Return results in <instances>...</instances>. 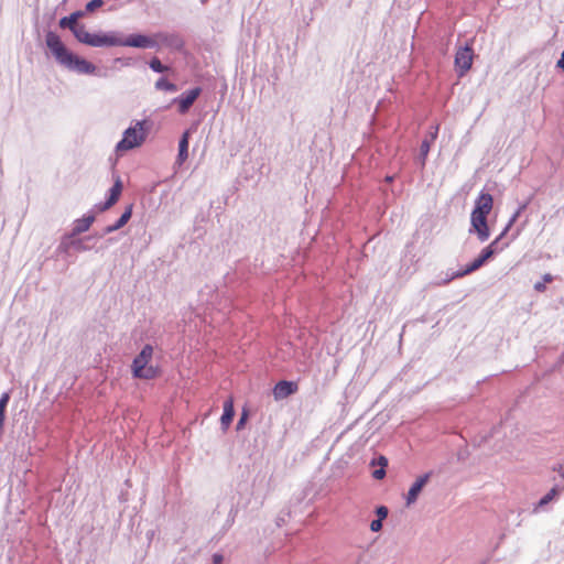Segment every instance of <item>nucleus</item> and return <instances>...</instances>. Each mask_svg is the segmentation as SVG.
Instances as JSON below:
<instances>
[{"mask_svg": "<svg viewBox=\"0 0 564 564\" xmlns=\"http://www.w3.org/2000/svg\"><path fill=\"white\" fill-rule=\"evenodd\" d=\"M94 221H95L94 214H87V215H84L82 218L76 219L73 224L70 237H76V236L87 231Z\"/></svg>", "mask_w": 564, "mask_h": 564, "instance_id": "obj_13", "label": "nucleus"}, {"mask_svg": "<svg viewBox=\"0 0 564 564\" xmlns=\"http://www.w3.org/2000/svg\"><path fill=\"white\" fill-rule=\"evenodd\" d=\"M4 419H6V411L0 410V422L4 423Z\"/></svg>", "mask_w": 564, "mask_h": 564, "instance_id": "obj_40", "label": "nucleus"}, {"mask_svg": "<svg viewBox=\"0 0 564 564\" xmlns=\"http://www.w3.org/2000/svg\"><path fill=\"white\" fill-rule=\"evenodd\" d=\"M296 391V384L291 381H280L273 389V394L276 400L285 399Z\"/></svg>", "mask_w": 564, "mask_h": 564, "instance_id": "obj_14", "label": "nucleus"}, {"mask_svg": "<svg viewBox=\"0 0 564 564\" xmlns=\"http://www.w3.org/2000/svg\"><path fill=\"white\" fill-rule=\"evenodd\" d=\"M556 66H557L558 68H561L562 70H564V51L562 52L561 57H560V59L557 61Z\"/></svg>", "mask_w": 564, "mask_h": 564, "instance_id": "obj_37", "label": "nucleus"}, {"mask_svg": "<svg viewBox=\"0 0 564 564\" xmlns=\"http://www.w3.org/2000/svg\"><path fill=\"white\" fill-rule=\"evenodd\" d=\"M430 479V474H424L420 476L410 487L408 495H406V505L411 506L414 503L422 491L423 487L426 485V482Z\"/></svg>", "mask_w": 564, "mask_h": 564, "instance_id": "obj_12", "label": "nucleus"}, {"mask_svg": "<svg viewBox=\"0 0 564 564\" xmlns=\"http://www.w3.org/2000/svg\"><path fill=\"white\" fill-rule=\"evenodd\" d=\"M494 198L489 193L481 192L475 200L473 214L488 216L492 210Z\"/></svg>", "mask_w": 564, "mask_h": 564, "instance_id": "obj_9", "label": "nucleus"}, {"mask_svg": "<svg viewBox=\"0 0 564 564\" xmlns=\"http://www.w3.org/2000/svg\"><path fill=\"white\" fill-rule=\"evenodd\" d=\"M561 492V489L557 488V487H553L545 496H543L541 498V500L539 501V506L540 507H543L545 505H547L549 502H551L555 497H557Z\"/></svg>", "mask_w": 564, "mask_h": 564, "instance_id": "obj_22", "label": "nucleus"}, {"mask_svg": "<svg viewBox=\"0 0 564 564\" xmlns=\"http://www.w3.org/2000/svg\"><path fill=\"white\" fill-rule=\"evenodd\" d=\"M196 130V127L193 126L187 129L178 141V153L175 160V165L181 166L188 158V144L189 137Z\"/></svg>", "mask_w": 564, "mask_h": 564, "instance_id": "obj_10", "label": "nucleus"}, {"mask_svg": "<svg viewBox=\"0 0 564 564\" xmlns=\"http://www.w3.org/2000/svg\"><path fill=\"white\" fill-rule=\"evenodd\" d=\"M150 124L147 120L137 121L123 132V138L117 143L116 151L122 153L142 145Z\"/></svg>", "mask_w": 564, "mask_h": 564, "instance_id": "obj_2", "label": "nucleus"}, {"mask_svg": "<svg viewBox=\"0 0 564 564\" xmlns=\"http://www.w3.org/2000/svg\"><path fill=\"white\" fill-rule=\"evenodd\" d=\"M119 33L111 31L107 33H91L89 46L93 47H108L119 45Z\"/></svg>", "mask_w": 564, "mask_h": 564, "instance_id": "obj_8", "label": "nucleus"}, {"mask_svg": "<svg viewBox=\"0 0 564 564\" xmlns=\"http://www.w3.org/2000/svg\"><path fill=\"white\" fill-rule=\"evenodd\" d=\"M83 17V12L82 11H76V12H73L68 17H64L59 20V26L61 28H64V29H69L72 32L73 30L76 29V26H78L79 24L77 23L78 19Z\"/></svg>", "mask_w": 564, "mask_h": 564, "instance_id": "obj_18", "label": "nucleus"}, {"mask_svg": "<svg viewBox=\"0 0 564 564\" xmlns=\"http://www.w3.org/2000/svg\"><path fill=\"white\" fill-rule=\"evenodd\" d=\"M155 87L160 90L176 91V86L163 77L155 83Z\"/></svg>", "mask_w": 564, "mask_h": 564, "instance_id": "obj_23", "label": "nucleus"}, {"mask_svg": "<svg viewBox=\"0 0 564 564\" xmlns=\"http://www.w3.org/2000/svg\"><path fill=\"white\" fill-rule=\"evenodd\" d=\"M72 246H73V248H75L77 251H80V252L87 251L90 249L87 245L84 243V239H80V238L73 239Z\"/></svg>", "mask_w": 564, "mask_h": 564, "instance_id": "obj_27", "label": "nucleus"}, {"mask_svg": "<svg viewBox=\"0 0 564 564\" xmlns=\"http://www.w3.org/2000/svg\"><path fill=\"white\" fill-rule=\"evenodd\" d=\"M202 89L199 87L191 88L184 91L177 99V106H192L193 102L200 95Z\"/></svg>", "mask_w": 564, "mask_h": 564, "instance_id": "obj_16", "label": "nucleus"}, {"mask_svg": "<svg viewBox=\"0 0 564 564\" xmlns=\"http://www.w3.org/2000/svg\"><path fill=\"white\" fill-rule=\"evenodd\" d=\"M115 62L116 63H122V65H126V66L129 65V62H124L122 58H116Z\"/></svg>", "mask_w": 564, "mask_h": 564, "instance_id": "obj_41", "label": "nucleus"}, {"mask_svg": "<svg viewBox=\"0 0 564 564\" xmlns=\"http://www.w3.org/2000/svg\"><path fill=\"white\" fill-rule=\"evenodd\" d=\"M246 419H247V414L243 413L242 416L240 417V420L237 423V430H240L243 426V424L246 422Z\"/></svg>", "mask_w": 564, "mask_h": 564, "instance_id": "obj_36", "label": "nucleus"}, {"mask_svg": "<svg viewBox=\"0 0 564 564\" xmlns=\"http://www.w3.org/2000/svg\"><path fill=\"white\" fill-rule=\"evenodd\" d=\"M187 109H188V108L182 107V108H181V112H182V113H185V111H186Z\"/></svg>", "mask_w": 564, "mask_h": 564, "instance_id": "obj_42", "label": "nucleus"}, {"mask_svg": "<svg viewBox=\"0 0 564 564\" xmlns=\"http://www.w3.org/2000/svg\"><path fill=\"white\" fill-rule=\"evenodd\" d=\"M437 133H438V126H431L430 127V132H429V135L426 137L431 142H434L435 139L437 138Z\"/></svg>", "mask_w": 564, "mask_h": 564, "instance_id": "obj_32", "label": "nucleus"}, {"mask_svg": "<svg viewBox=\"0 0 564 564\" xmlns=\"http://www.w3.org/2000/svg\"><path fill=\"white\" fill-rule=\"evenodd\" d=\"M132 215V206H128L120 218L113 224L109 225L104 229V234H111L120 228H122L131 218Z\"/></svg>", "mask_w": 564, "mask_h": 564, "instance_id": "obj_17", "label": "nucleus"}, {"mask_svg": "<svg viewBox=\"0 0 564 564\" xmlns=\"http://www.w3.org/2000/svg\"><path fill=\"white\" fill-rule=\"evenodd\" d=\"M488 216L473 214L470 215L469 234H476L479 241L484 242L490 237V229L487 223Z\"/></svg>", "mask_w": 564, "mask_h": 564, "instance_id": "obj_6", "label": "nucleus"}, {"mask_svg": "<svg viewBox=\"0 0 564 564\" xmlns=\"http://www.w3.org/2000/svg\"><path fill=\"white\" fill-rule=\"evenodd\" d=\"M45 44L56 63L66 70L79 75L97 74V67L87 59L70 52L55 32L48 31L46 33Z\"/></svg>", "mask_w": 564, "mask_h": 564, "instance_id": "obj_1", "label": "nucleus"}, {"mask_svg": "<svg viewBox=\"0 0 564 564\" xmlns=\"http://www.w3.org/2000/svg\"><path fill=\"white\" fill-rule=\"evenodd\" d=\"M432 143L433 142H431L427 138H424V140L421 143L420 153H419V158L417 159H419V161H420L422 166L425 165V162H426L429 152L431 150Z\"/></svg>", "mask_w": 564, "mask_h": 564, "instance_id": "obj_21", "label": "nucleus"}, {"mask_svg": "<svg viewBox=\"0 0 564 564\" xmlns=\"http://www.w3.org/2000/svg\"><path fill=\"white\" fill-rule=\"evenodd\" d=\"M520 215H521V213L519 210L514 212V214L509 219L507 226L505 227L502 232L499 235L500 238H502L509 231V229L513 226V224L517 221V219L520 217Z\"/></svg>", "mask_w": 564, "mask_h": 564, "instance_id": "obj_26", "label": "nucleus"}, {"mask_svg": "<svg viewBox=\"0 0 564 564\" xmlns=\"http://www.w3.org/2000/svg\"><path fill=\"white\" fill-rule=\"evenodd\" d=\"M552 281H553V276H552L550 273H545V274L543 275V278H542V281L536 282V283L534 284V290H535L536 292H540V293H541V292H544V291H545V289H546L545 284H546V283H551Z\"/></svg>", "mask_w": 564, "mask_h": 564, "instance_id": "obj_24", "label": "nucleus"}, {"mask_svg": "<svg viewBox=\"0 0 564 564\" xmlns=\"http://www.w3.org/2000/svg\"><path fill=\"white\" fill-rule=\"evenodd\" d=\"M382 529V520L380 519H376V520H372L371 523H370V530L372 532H379L380 530Z\"/></svg>", "mask_w": 564, "mask_h": 564, "instance_id": "obj_33", "label": "nucleus"}, {"mask_svg": "<svg viewBox=\"0 0 564 564\" xmlns=\"http://www.w3.org/2000/svg\"><path fill=\"white\" fill-rule=\"evenodd\" d=\"M149 65L150 68L155 73H164L165 70H167V67L164 66L158 57H153L150 61Z\"/></svg>", "mask_w": 564, "mask_h": 564, "instance_id": "obj_25", "label": "nucleus"}, {"mask_svg": "<svg viewBox=\"0 0 564 564\" xmlns=\"http://www.w3.org/2000/svg\"><path fill=\"white\" fill-rule=\"evenodd\" d=\"M466 274H463V270H458V271H447L444 273V276H442L440 280H436L434 282H432V285L433 286H442V285H446L448 284L451 281L455 280V279H458V278H463L465 276Z\"/></svg>", "mask_w": 564, "mask_h": 564, "instance_id": "obj_19", "label": "nucleus"}, {"mask_svg": "<svg viewBox=\"0 0 564 564\" xmlns=\"http://www.w3.org/2000/svg\"><path fill=\"white\" fill-rule=\"evenodd\" d=\"M104 4V0H91L86 4V11L93 12Z\"/></svg>", "mask_w": 564, "mask_h": 564, "instance_id": "obj_28", "label": "nucleus"}, {"mask_svg": "<svg viewBox=\"0 0 564 564\" xmlns=\"http://www.w3.org/2000/svg\"><path fill=\"white\" fill-rule=\"evenodd\" d=\"M119 45L118 46H131L138 48H154L156 47V41L144 34H131L127 39H121L119 35Z\"/></svg>", "mask_w": 564, "mask_h": 564, "instance_id": "obj_7", "label": "nucleus"}, {"mask_svg": "<svg viewBox=\"0 0 564 564\" xmlns=\"http://www.w3.org/2000/svg\"><path fill=\"white\" fill-rule=\"evenodd\" d=\"M474 50L471 45L466 44L459 47L455 54V67L459 76H464L471 67Z\"/></svg>", "mask_w": 564, "mask_h": 564, "instance_id": "obj_5", "label": "nucleus"}, {"mask_svg": "<svg viewBox=\"0 0 564 564\" xmlns=\"http://www.w3.org/2000/svg\"><path fill=\"white\" fill-rule=\"evenodd\" d=\"M235 409L232 399H228L224 402V413L220 417L223 430H227L234 419Z\"/></svg>", "mask_w": 564, "mask_h": 564, "instance_id": "obj_15", "label": "nucleus"}, {"mask_svg": "<svg viewBox=\"0 0 564 564\" xmlns=\"http://www.w3.org/2000/svg\"><path fill=\"white\" fill-rule=\"evenodd\" d=\"M121 192H122V183H121V180L119 177H117L113 185L109 189L107 200L105 203L97 204L95 207L99 212H105V210L109 209L111 206H113L117 203V200L119 199V197L121 195Z\"/></svg>", "mask_w": 564, "mask_h": 564, "instance_id": "obj_11", "label": "nucleus"}, {"mask_svg": "<svg viewBox=\"0 0 564 564\" xmlns=\"http://www.w3.org/2000/svg\"><path fill=\"white\" fill-rule=\"evenodd\" d=\"M153 356V348L151 345H145L139 355L133 359L132 373L134 378L139 379H153L158 376V369L150 365Z\"/></svg>", "mask_w": 564, "mask_h": 564, "instance_id": "obj_3", "label": "nucleus"}, {"mask_svg": "<svg viewBox=\"0 0 564 564\" xmlns=\"http://www.w3.org/2000/svg\"><path fill=\"white\" fill-rule=\"evenodd\" d=\"M70 238H72L70 236L63 238V240L61 241V243L58 246L59 251L67 252L68 249L73 247Z\"/></svg>", "mask_w": 564, "mask_h": 564, "instance_id": "obj_29", "label": "nucleus"}, {"mask_svg": "<svg viewBox=\"0 0 564 564\" xmlns=\"http://www.w3.org/2000/svg\"><path fill=\"white\" fill-rule=\"evenodd\" d=\"M213 560H214V563L218 564V563H220L223 561V556L219 555V554H215L213 556Z\"/></svg>", "mask_w": 564, "mask_h": 564, "instance_id": "obj_38", "label": "nucleus"}, {"mask_svg": "<svg viewBox=\"0 0 564 564\" xmlns=\"http://www.w3.org/2000/svg\"><path fill=\"white\" fill-rule=\"evenodd\" d=\"M386 476V470H384V467L382 468H379V469H376L373 473H372V477L375 479H382L383 477Z\"/></svg>", "mask_w": 564, "mask_h": 564, "instance_id": "obj_34", "label": "nucleus"}, {"mask_svg": "<svg viewBox=\"0 0 564 564\" xmlns=\"http://www.w3.org/2000/svg\"><path fill=\"white\" fill-rule=\"evenodd\" d=\"M528 204L527 203H523L521 204L517 210H519L521 214L524 212V209L527 208Z\"/></svg>", "mask_w": 564, "mask_h": 564, "instance_id": "obj_39", "label": "nucleus"}, {"mask_svg": "<svg viewBox=\"0 0 564 564\" xmlns=\"http://www.w3.org/2000/svg\"><path fill=\"white\" fill-rule=\"evenodd\" d=\"M380 465L381 468L382 467H386L388 465V459L384 457V456H379V458L377 460H372V465Z\"/></svg>", "mask_w": 564, "mask_h": 564, "instance_id": "obj_35", "label": "nucleus"}, {"mask_svg": "<svg viewBox=\"0 0 564 564\" xmlns=\"http://www.w3.org/2000/svg\"><path fill=\"white\" fill-rule=\"evenodd\" d=\"M389 510L384 506H380L376 509V514L378 519L384 520L388 517Z\"/></svg>", "mask_w": 564, "mask_h": 564, "instance_id": "obj_30", "label": "nucleus"}, {"mask_svg": "<svg viewBox=\"0 0 564 564\" xmlns=\"http://www.w3.org/2000/svg\"><path fill=\"white\" fill-rule=\"evenodd\" d=\"M9 400H10L9 392H4V393L1 394V397H0V410L6 411L7 405L9 403Z\"/></svg>", "mask_w": 564, "mask_h": 564, "instance_id": "obj_31", "label": "nucleus"}, {"mask_svg": "<svg viewBox=\"0 0 564 564\" xmlns=\"http://www.w3.org/2000/svg\"><path fill=\"white\" fill-rule=\"evenodd\" d=\"M500 237H497L492 242L485 247L479 256L474 259L469 264L463 269V274H470L480 269L495 253L501 251L503 248L499 247Z\"/></svg>", "mask_w": 564, "mask_h": 564, "instance_id": "obj_4", "label": "nucleus"}, {"mask_svg": "<svg viewBox=\"0 0 564 564\" xmlns=\"http://www.w3.org/2000/svg\"><path fill=\"white\" fill-rule=\"evenodd\" d=\"M73 34L78 42L86 45L89 44L91 33L87 31L85 25L79 24L78 26H76V29L73 30Z\"/></svg>", "mask_w": 564, "mask_h": 564, "instance_id": "obj_20", "label": "nucleus"}]
</instances>
